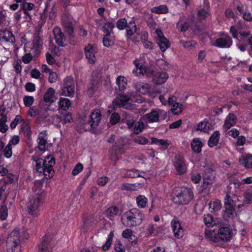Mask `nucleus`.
<instances>
[{
    "mask_svg": "<svg viewBox=\"0 0 252 252\" xmlns=\"http://www.w3.org/2000/svg\"><path fill=\"white\" fill-rule=\"evenodd\" d=\"M151 144H156L158 146H163L164 147V149H167L169 146L170 143L168 140L164 139H159L157 138L153 137L152 138Z\"/></svg>",
    "mask_w": 252,
    "mask_h": 252,
    "instance_id": "obj_46",
    "label": "nucleus"
},
{
    "mask_svg": "<svg viewBox=\"0 0 252 252\" xmlns=\"http://www.w3.org/2000/svg\"><path fill=\"white\" fill-rule=\"evenodd\" d=\"M8 216V208L5 204L0 206V219L1 220H6Z\"/></svg>",
    "mask_w": 252,
    "mask_h": 252,
    "instance_id": "obj_56",
    "label": "nucleus"
},
{
    "mask_svg": "<svg viewBox=\"0 0 252 252\" xmlns=\"http://www.w3.org/2000/svg\"><path fill=\"white\" fill-rule=\"evenodd\" d=\"M84 50L88 62L92 64L95 63L96 61L95 55L97 52L96 45L89 44L84 48Z\"/></svg>",
    "mask_w": 252,
    "mask_h": 252,
    "instance_id": "obj_12",
    "label": "nucleus"
},
{
    "mask_svg": "<svg viewBox=\"0 0 252 252\" xmlns=\"http://www.w3.org/2000/svg\"><path fill=\"white\" fill-rule=\"evenodd\" d=\"M119 213V208L116 206H112L106 209L105 215L110 220H113L114 218L118 215Z\"/></svg>",
    "mask_w": 252,
    "mask_h": 252,
    "instance_id": "obj_30",
    "label": "nucleus"
},
{
    "mask_svg": "<svg viewBox=\"0 0 252 252\" xmlns=\"http://www.w3.org/2000/svg\"><path fill=\"white\" fill-rule=\"evenodd\" d=\"M239 161L246 168H252V155H247Z\"/></svg>",
    "mask_w": 252,
    "mask_h": 252,
    "instance_id": "obj_45",
    "label": "nucleus"
},
{
    "mask_svg": "<svg viewBox=\"0 0 252 252\" xmlns=\"http://www.w3.org/2000/svg\"><path fill=\"white\" fill-rule=\"evenodd\" d=\"M221 204L220 200L211 201L209 204V209L211 213H216L220 210Z\"/></svg>",
    "mask_w": 252,
    "mask_h": 252,
    "instance_id": "obj_40",
    "label": "nucleus"
},
{
    "mask_svg": "<svg viewBox=\"0 0 252 252\" xmlns=\"http://www.w3.org/2000/svg\"><path fill=\"white\" fill-rule=\"evenodd\" d=\"M47 131L45 130L40 132L38 136L37 142L38 143V148L40 151H45L47 149Z\"/></svg>",
    "mask_w": 252,
    "mask_h": 252,
    "instance_id": "obj_23",
    "label": "nucleus"
},
{
    "mask_svg": "<svg viewBox=\"0 0 252 252\" xmlns=\"http://www.w3.org/2000/svg\"><path fill=\"white\" fill-rule=\"evenodd\" d=\"M116 83L118 86L119 90L120 92H123L126 89L127 79L123 76H119L116 79Z\"/></svg>",
    "mask_w": 252,
    "mask_h": 252,
    "instance_id": "obj_31",
    "label": "nucleus"
},
{
    "mask_svg": "<svg viewBox=\"0 0 252 252\" xmlns=\"http://www.w3.org/2000/svg\"><path fill=\"white\" fill-rule=\"evenodd\" d=\"M134 142L140 145H146L149 143V140L146 137L139 136L135 138Z\"/></svg>",
    "mask_w": 252,
    "mask_h": 252,
    "instance_id": "obj_64",
    "label": "nucleus"
},
{
    "mask_svg": "<svg viewBox=\"0 0 252 252\" xmlns=\"http://www.w3.org/2000/svg\"><path fill=\"white\" fill-rule=\"evenodd\" d=\"M203 183L202 184V189H207L209 185H211L215 181V176L211 170L205 171L202 175Z\"/></svg>",
    "mask_w": 252,
    "mask_h": 252,
    "instance_id": "obj_19",
    "label": "nucleus"
},
{
    "mask_svg": "<svg viewBox=\"0 0 252 252\" xmlns=\"http://www.w3.org/2000/svg\"><path fill=\"white\" fill-rule=\"evenodd\" d=\"M98 89L97 84L94 83H91L88 88L87 94L90 97H93L94 92L96 91Z\"/></svg>",
    "mask_w": 252,
    "mask_h": 252,
    "instance_id": "obj_59",
    "label": "nucleus"
},
{
    "mask_svg": "<svg viewBox=\"0 0 252 252\" xmlns=\"http://www.w3.org/2000/svg\"><path fill=\"white\" fill-rule=\"evenodd\" d=\"M12 147L8 144L4 147V149L1 151V153L5 158H9L11 157L12 155Z\"/></svg>",
    "mask_w": 252,
    "mask_h": 252,
    "instance_id": "obj_58",
    "label": "nucleus"
},
{
    "mask_svg": "<svg viewBox=\"0 0 252 252\" xmlns=\"http://www.w3.org/2000/svg\"><path fill=\"white\" fill-rule=\"evenodd\" d=\"M83 169V164L81 163H77L72 170V175L76 176L81 172Z\"/></svg>",
    "mask_w": 252,
    "mask_h": 252,
    "instance_id": "obj_63",
    "label": "nucleus"
},
{
    "mask_svg": "<svg viewBox=\"0 0 252 252\" xmlns=\"http://www.w3.org/2000/svg\"><path fill=\"white\" fill-rule=\"evenodd\" d=\"M63 26L65 32L69 36L70 43L72 45H74L76 42L74 40V27L71 19L68 17L64 19L63 21Z\"/></svg>",
    "mask_w": 252,
    "mask_h": 252,
    "instance_id": "obj_9",
    "label": "nucleus"
},
{
    "mask_svg": "<svg viewBox=\"0 0 252 252\" xmlns=\"http://www.w3.org/2000/svg\"><path fill=\"white\" fill-rule=\"evenodd\" d=\"M115 27V24L113 22H106L102 27V31L106 34L110 33V34H113V30Z\"/></svg>",
    "mask_w": 252,
    "mask_h": 252,
    "instance_id": "obj_51",
    "label": "nucleus"
},
{
    "mask_svg": "<svg viewBox=\"0 0 252 252\" xmlns=\"http://www.w3.org/2000/svg\"><path fill=\"white\" fill-rule=\"evenodd\" d=\"M127 23L126 33V39H131L134 33H136V34H139V32H137L139 29L136 26L134 19H132Z\"/></svg>",
    "mask_w": 252,
    "mask_h": 252,
    "instance_id": "obj_22",
    "label": "nucleus"
},
{
    "mask_svg": "<svg viewBox=\"0 0 252 252\" xmlns=\"http://www.w3.org/2000/svg\"><path fill=\"white\" fill-rule=\"evenodd\" d=\"M140 172L139 170L133 168L129 170H126V173H124L123 177L125 178H135L138 177H143V176L140 174ZM144 173V172H142Z\"/></svg>",
    "mask_w": 252,
    "mask_h": 252,
    "instance_id": "obj_34",
    "label": "nucleus"
},
{
    "mask_svg": "<svg viewBox=\"0 0 252 252\" xmlns=\"http://www.w3.org/2000/svg\"><path fill=\"white\" fill-rule=\"evenodd\" d=\"M144 127L145 124L143 122L139 121L136 122L132 130V131L134 133L138 134L142 131V130L144 128Z\"/></svg>",
    "mask_w": 252,
    "mask_h": 252,
    "instance_id": "obj_57",
    "label": "nucleus"
},
{
    "mask_svg": "<svg viewBox=\"0 0 252 252\" xmlns=\"http://www.w3.org/2000/svg\"><path fill=\"white\" fill-rule=\"evenodd\" d=\"M81 229L84 233L87 232L92 227L99 221L97 217L94 215H86L82 218Z\"/></svg>",
    "mask_w": 252,
    "mask_h": 252,
    "instance_id": "obj_8",
    "label": "nucleus"
},
{
    "mask_svg": "<svg viewBox=\"0 0 252 252\" xmlns=\"http://www.w3.org/2000/svg\"><path fill=\"white\" fill-rule=\"evenodd\" d=\"M151 74L153 83L157 85L164 83L168 78V74L164 71H152Z\"/></svg>",
    "mask_w": 252,
    "mask_h": 252,
    "instance_id": "obj_15",
    "label": "nucleus"
},
{
    "mask_svg": "<svg viewBox=\"0 0 252 252\" xmlns=\"http://www.w3.org/2000/svg\"><path fill=\"white\" fill-rule=\"evenodd\" d=\"M163 114L164 117L162 118L164 120L166 117V114L164 112L159 109H153L152 111L145 115L149 123L158 122L162 114Z\"/></svg>",
    "mask_w": 252,
    "mask_h": 252,
    "instance_id": "obj_17",
    "label": "nucleus"
},
{
    "mask_svg": "<svg viewBox=\"0 0 252 252\" xmlns=\"http://www.w3.org/2000/svg\"><path fill=\"white\" fill-rule=\"evenodd\" d=\"M237 121V116L233 113H229L225 118L224 124L223 125V128L227 130L232 126H235Z\"/></svg>",
    "mask_w": 252,
    "mask_h": 252,
    "instance_id": "obj_24",
    "label": "nucleus"
},
{
    "mask_svg": "<svg viewBox=\"0 0 252 252\" xmlns=\"http://www.w3.org/2000/svg\"><path fill=\"white\" fill-rule=\"evenodd\" d=\"M204 222L207 227H212L215 225L216 222L214 217L210 214H208L204 216Z\"/></svg>",
    "mask_w": 252,
    "mask_h": 252,
    "instance_id": "obj_49",
    "label": "nucleus"
},
{
    "mask_svg": "<svg viewBox=\"0 0 252 252\" xmlns=\"http://www.w3.org/2000/svg\"><path fill=\"white\" fill-rule=\"evenodd\" d=\"M0 39L6 42L14 43L15 41V37L12 32L7 30L0 31Z\"/></svg>",
    "mask_w": 252,
    "mask_h": 252,
    "instance_id": "obj_25",
    "label": "nucleus"
},
{
    "mask_svg": "<svg viewBox=\"0 0 252 252\" xmlns=\"http://www.w3.org/2000/svg\"><path fill=\"white\" fill-rule=\"evenodd\" d=\"M34 7V4L31 2H27L23 1L21 4V7L20 11L22 10L24 14L28 16H30V14L28 11H31Z\"/></svg>",
    "mask_w": 252,
    "mask_h": 252,
    "instance_id": "obj_38",
    "label": "nucleus"
},
{
    "mask_svg": "<svg viewBox=\"0 0 252 252\" xmlns=\"http://www.w3.org/2000/svg\"><path fill=\"white\" fill-rule=\"evenodd\" d=\"M220 133L218 130L213 132L208 140L207 144L209 147L213 148L218 145L220 140Z\"/></svg>",
    "mask_w": 252,
    "mask_h": 252,
    "instance_id": "obj_28",
    "label": "nucleus"
},
{
    "mask_svg": "<svg viewBox=\"0 0 252 252\" xmlns=\"http://www.w3.org/2000/svg\"><path fill=\"white\" fill-rule=\"evenodd\" d=\"M101 117L102 115L99 110H94L92 112L87 121L84 122V124L85 125H89L91 128H96L100 122Z\"/></svg>",
    "mask_w": 252,
    "mask_h": 252,
    "instance_id": "obj_10",
    "label": "nucleus"
},
{
    "mask_svg": "<svg viewBox=\"0 0 252 252\" xmlns=\"http://www.w3.org/2000/svg\"><path fill=\"white\" fill-rule=\"evenodd\" d=\"M24 104L25 107H30L34 101V98L32 96L26 95L23 98Z\"/></svg>",
    "mask_w": 252,
    "mask_h": 252,
    "instance_id": "obj_62",
    "label": "nucleus"
},
{
    "mask_svg": "<svg viewBox=\"0 0 252 252\" xmlns=\"http://www.w3.org/2000/svg\"><path fill=\"white\" fill-rule=\"evenodd\" d=\"M122 236L123 238H126L128 240V242L132 245L136 244V242H135V236L132 234V231L129 229L126 228L122 232Z\"/></svg>",
    "mask_w": 252,
    "mask_h": 252,
    "instance_id": "obj_35",
    "label": "nucleus"
},
{
    "mask_svg": "<svg viewBox=\"0 0 252 252\" xmlns=\"http://www.w3.org/2000/svg\"><path fill=\"white\" fill-rule=\"evenodd\" d=\"M172 165L177 175H183L187 171L188 163L182 154H175L172 159Z\"/></svg>",
    "mask_w": 252,
    "mask_h": 252,
    "instance_id": "obj_6",
    "label": "nucleus"
},
{
    "mask_svg": "<svg viewBox=\"0 0 252 252\" xmlns=\"http://www.w3.org/2000/svg\"><path fill=\"white\" fill-rule=\"evenodd\" d=\"M114 236V231H110L109 234L108 235L107 238L105 243L101 247L102 250L107 251L110 249L113 242Z\"/></svg>",
    "mask_w": 252,
    "mask_h": 252,
    "instance_id": "obj_41",
    "label": "nucleus"
},
{
    "mask_svg": "<svg viewBox=\"0 0 252 252\" xmlns=\"http://www.w3.org/2000/svg\"><path fill=\"white\" fill-rule=\"evenodd\" d=\"M43 162L46 167H53V166L55 164V158L52 155H48L45 157Z\"/></svg>",
    "mask_w": 252,
    "mask_h": 252,
    "instance_id": "obj_50",
    "label": "nucleus"
},
{
    "mask_svg": "<svg viewBox=\"0 0 252 252\" xmlns=\"http://www.w3.org/2000/svg\"><path fill=\"white\" fill-rule=\"evenodd\" d=\"M55 90L53 88H48L44 95V101L47 103L52 102L51 100L55 94Z\"/></svg>",
    "mask_w": 252,
    "mask_h": 252,
    "instance_id": "obj_47",
    "label": "nucleus"
},
{
    "mask_svg": "<svg viewBox=\"0 0 252 252\" xmlns=\"http://www.w3.org/2000/svg\"><path fill=\"white\" fill-rule=\"evenodd\" d=\"M211 15L210 10H207L206 9L200 8L197 11V16L200 21L205 20L206 18Z\"/></svg>",
    "mask_w": 252,
    "mask_h": 252,
    "instance_id": "obj_42",
    "label": "nucleus"
},
{
    "mask_svg": "<svg viewBox=\"0 0 252 252\" xmlns=\"http://www.w3.org/2000/svg\"><path fill=\"white\" fill-rule=\"evenodd\" d=\"M137 206L139 208H144L148 204V198L143 195H138L136 197Z\"/></svg>",
    "mask_w": 252,
    "mask_h": 252,
    "instance_id": "obj_37",
    "label": "nucleus"
},
{
    "mask_svg": "<svg viewBox=\"0 0 252 252\" xmlns=\"http://www.w3.org/2000/svg\"><path fill=\"white\" fill-rule=\"evenodd\" d=\"M202 142L199 138H194L191 143V148L195 153H200L202 151Z\"/></svg>",
    "mask_w": 252,
    "mask_h": 252,
    "instance_id": "obj_32",
    "label": "nucleus"
},
{
    "mask_svg": "<svg viewBox=\"0 0 252 252\" xmlns=\"http://www.w3.org/2000/svg\"><path fill=\"white\" fill-rule=\"evenodd\" d=\"M53 243L50 236L46 234L42 238V240L39 245L38 252H52Z\"/></svg>",
    "mask_w": 252,
    "mask_h": 252,
    "instance_id": "obj_13",
    "label": "nucleus"
},
{
    "mask_svg": "<svg viewBox=\"0 0 252 252\" xmlns=\"http://www.w3.org/2000/svg\"><path fill=\"white\" fill-rule=\"evenodd\" d=\"M75 83L74 78L71 76H67L63 80V83L62 87L61 95L65 96L72 97L74 94Z\"/></svg>",
    "mask_w": 252,
    "mask_h": 252,
    "instance_id": "obj_7",
    "label": "nucleus"
},
{
    "mask_svg": "<svg viewBox=\"0 0 252 252\" xmlns=\"http://www.w3.org/2000/svg\"><path fill=\"white\" fill-rule=\"evenodd\" d=\"M151 11L152 13L157 14H165L168 13L169 9L167 5L161 4L153 7L151 9Z\"/></svg>",
    "mask_w": 252,
    "mask_h": 252,
    "instance_id": "obj_33",
    "label": "nucleus"
},
{
    "mask_svg": "<svg viewBox=\"0 0 252 252\" xmlns=\"http://www.w3.org/2000/svg\"><path fill=\"white\" fill-rule=\"evenodd\" d=\"M174 236L177 239L181 238L184 235V229L179 221L173 220L171 222Z\"/></svg>",
    "mask_w": 252,
    "mask_h": 252,
    "instance_id": "obj_20",
    "label": "nucleus"
},
{
    "mask_svg": "<svg viewBox=\"0 0 252 252\" xmlns=\"http://www.w3.org/2000/svg\"><path fill=\"white\" fill-rule=\"evenodd\" d=\"M144 218L141 211L132 208L126 211L121 216L122 224L127 227L136 226L140 224Z\"/></svg>",
    "mask_w": 252,
    "mask_h": 252,
    "instance_id": "obj_2",
    "label": "nucleus"
},
{
    "mask_svg": "<svg viewBox=\"0 0 252 252\" xmlns=\"http://www.w3.org/2000/svg\"><path fill=\"white\" fill-rule=\"evenodd\" d=\"M30 108L27 112L28 115L31 117H35L38 116L39 119L42 120L45 119L48 116V110L47 108L45 109L43 113H41L40 109L37 108L36 106H30Z\"/></svg>",
    "mask_w": 252,
    "mask_h": 252,
    "instance_id": "obj_18",
    "label": "nucleus"
},
{
    "mask_svg": "<svg viewBox=\"0 0 252 252\" xmlns=\"http://www.w3.org/2000/svg\"><path fill=\"white\" fill-rule=\"evenodd\" d=\"M172 107V112L175 115H179L183 111V105L180 103H176Z\"/></svg>",
    "mask_w": 252,
    "mask_h": 252,
    "instance_id": "obj_60",
    "label": "nucleus"
},
{
    "mask_svg": "<svg viewBox=\"0 0 252 252\" xmlns=\"http://www.w3.org/2000/svg\"><path fill=\"white\" fill-rule=\"evenodd\" d=\"M21 123L22 124L20 126V132L23 134V136L26 138V142L28 144H29L32 141V132L31 125L27 119H22Z\"/></svg>",
    "mask_w": 252,
    "mask_h": 252,
    "instance_id": "obj_11",
    "label": "nucleus"
},
{
    "mask_svg": "<svg viewBox=\"0 0 252 252\" xmlns=\"http://www.w3.org/2000/svg\"><path fill=\"white\" fill-rule=\"evenodd\" d=\"M173 202L177 205H187L193 199L194 194L189 187H175L173 190Z\"/></svg>",
    "mask_w": 252,
    "mask_h": 252,
    "instance_id": "obj_3",
    "label": "nucleus"
},
{
    "mask_svg": "<svg viewBox=\"0 0 252 252\" xmlns=\"http://www.w3.org/2000/svg\"><path fill=\"white\" fill-rule=\"evenodd\" d=\"M189 24L188 22L180 20L176 24V28L180 32H185L188 30Z\"/></svg>",
    "mask_w": 252,
    "mask_h": 252,
    "instance_id": "obj_43",
    "label": "nucleus"
},
{
    "mask_svg": "<svg viewBox=\"0 0 252 252\" xmlns=\"http://www.w3.org/2000/svg\"><path fill=\"white\" fill-rule=\"evenodd\" d=\"M120 116L116 112L113 113L110 118V123L112 125H115L120 121Z\"/></svg>",
    "mask_w": 252,
    "mask_h": 252,
    "instance_id": "obj_61",
    "label": "nucleus"
},
{
    "mask_svg": "<svg viewBox=\"0 0 252 252\" xmlns=\"http://www.w3.org/2000/svg\"><path fill=\"white\" fill-rule=\"evenodd\" d=\"M53 33L56 44L59 46H65L64 42L66 40V36L61 29L57 26L54 27L53 30Z\"/></svg>",
    "mask_w": 252,
    "mask_h": 252,
    "instance_id": "obj_14",
    "label": "nucleus"
},
{
    "mask_svg": "<svg viewBox=\"0 0 252 252\" xmlns=\"http://www.w3.org/2000/svg\"><path fill=\"white\" fill-rule=\"evenodd\" d=\"M209 129V122L207 119H204L203 121L199 122L196 127L197 131H203V132H207Z\"/></svg>",
    "mask_w": 252,
    "mask_h": 252,
    "instance_id": "obj_44",
    "label": "nucleus"
},
{
    "mask_svg": "<svg viewBox=\"0 0 252 252\" xmlns=\"http://www.w3.org/2000/svg\"><path fill=\"white\" fill-rule=\"evenodd\" d=\"M33 50H35L37 54L40 53V48L42 45V40L39 35H37L33 38Z\"/></svg>",
    "mask_w": 252,
    "mask_h": 252,
    "instance_id": "obj_36",
    "label": "nucleus"
},
{
    "mask_svg": "<svg viewBox=\"0 0 252 252\" xmlns=\"http://www.w3.org/2000/svg\"><path fill=\"white\" fill-rule=\"evenodd\" d=\"M21 240L19 232L12 231L6 241L7 252H21Z\"/></svg>",
    "mask_w": 252,
    "mask_h": 252,
    "instance_id": "obj_5",
    "label": "nucleus"
},
{
    "mask_svg": "<svg viewBox=\"0 0 252 252\" xmlns=\"http://www.w3.org/2000/svg\"><path fill=\"white\" fill-rule=\"evenodd\" d=\"M157 42L160 50L163 52L166 51L170 46V41L163 35L159 37Z\"/></svg>",
    "mask_w": 252,
    "mask_h": 252,
    "instance_id": "obj_29",
    "label": "nucleus"
},
{
    "mask_svg": "<svg viewBox=\"0 0 252 252\" xmlns=\"http://www.w3.org/2000/svg\"><path fill=\"white\" fill-rule=\"evenodd\" d=\"M190 178L194 184H198L201 179V174L199 172L193 171L190 174Z\"/></svg>",
    "mask_w": 252,
    "mask_h": 252,
    "instance_id": "obj_55",
    "label": "nucleus"
},
{
    "mask_svg": "<svg viewBox=\"0 0 252 252\" xmlns=\"http://www.w3.org/2000/svg\"><path fill=\"white\" fill-rule=\"evenodd\" d=\"M140 184L124 183L122 185L121 189L123 190L135 191L138 189Z\"/></svg>",
    "mask_w": 252,
    "mask_h": 252,
    "instance_id": "obj_53",
    "label": "nucleus"
},
{
    "mask_svg": "<svg viewBox=\"0 0 252 252\" xmlns=\"http://www.w3.org/2000/svg\"><path fill=\"white\" fill-rule=\"evenodd\" d=\"M206 235L210 237L211 240L215 243L218 242L220 240L228 242L232 238V232L229 226L223 224L220 227L217 235L212 231L206 232Z\"/></svg>",
    "mask_w": 252,
    "mask_h": 252,
    "instance_id": "obj_4",
    "label": "nucleus"
},
{
    "mask_svg": "<svg viewBox=\"0 0 252 252\" xmlns=\"http://www.w3.org/2000/svg\"><path fill=\"white\" fill-rule=\"evenodd\" d=\"M129 100V97L124 93L117 94L116 98L113 101V104L115 107L124 108Z\"/></svg>",
    "mask_w": 252,
    "mask_h": 252,
    "instance_id": "obj_16",
    "label": "nucleus"
},
{
    "mask_svg": "<svg viewBox=\"0 0 252 252\" xmlns=\"http://www.w3.org/2000/svg\"><path fill=\"white\" fill-rule=\"evenodd\" d=\"M127 22L125 18H122L119 19L116 22V27L119 30H124L127 29Z\"/></svg>",
    "mask_w": 252,
    "mask_h": 252,
    "instance_id": "obj_54",
    "label": "nucleus"
},
{
    "mask_svg": "<svg viewBox=\"0 0 252 252\" xmlns=\"http://www.w3.org/2000/svg\"><path fill=\"white\" fill-rule=\"evenodd\" d=\"M42 172L46 179H51L54 175L55 171L53 167H46V165L44 166Z\"/></svg>",
    "mask_w": 252,
    "mask_h": 252,
    "instance_id": "obj_48",
    "label": "nucleus"
},
{
    "mask_svg": "<svg viewBox=\"0 0 252 252\" xmlns=\"http://www.w3.org/2000/svg\"><path fill=\"white\" fill-rule=\"evenodd\" d=\"M46 192L39 189L29 200L27 205L29 214L33 217H37L42 209Z\"/></svg>",
    "mask_w": 252,
    "mask_h": 252,
    "instance_id": "obj_1",
    "label": "nucleus"
},
{
    "mask_svg": "<svg viewBox=\"0 0 252 252\" xmlns=\"http://www.w3.org/2000/svg\"><path fill=\"white\" fill-rule=\"evenodd\" d=\"M60 116L59 117L60 122L64 125L70 123L72 121V114L68 111H60Z\"/></svg>",
    "mask_w": 252,
    "mask_h": 252,
    "instance_id": "obj_27",
    "label": "nucleus"
},
{
    "mask_svg": "<svg viewBox=\"0 0 252 252\" xmlns=\"http://www.w3.org/2000/svg\"><path fill=\"white\" fill-rule=\"evenodd\" d=\"M114 40L113 34L108 33L105 34L103 37V44L105 47H110L114 44Z\"/></svg>",
    "mask_w": 252,
    "mask_h": 252,
    "instance_id": "obj_39",
    "label": "nucleus"
},
{
    "mask_svg": "<svg viewBox=\"0 0 252 252\" xmlns=\"http://www.w3.org/2000/svg\"><path fill=\"white\" fill-rule=\"evenodd\" d=\"M232 44L231 38L228 35L224 37H220L216 39L215 42V46L221 48H229Z\"/></svg>",
    "mask_w": 252,
    "mask_h": 252,
    "instance_id": "obj_21",
    "label": "nucleus"
},
{
    "mask_svg": "<svg viewBox=\"0 0 252 252\" xmlns=\"http://www.w3.org/2000/svg\"><path fill=\"white\" fill-rule=\"evenodd\" d=\"M114 252H126L125 246L122 243L121 240L117 239L114 244Z\"/></svg>",
    "mask_w": 252,
    "mask_h": 252,
    "instance_id": "obj_52",
    "label": "nucleus"
},
{
    "mask_svg": "<svg viewBox=\"0 0 252 252\" xmlns=\"http://www.w3.org/2000/svg\"><path fill=\"white\" fill-rule=\"evenodd\" d=\"M60 111H67L71 106V102L67 98L61 97L58 102Z\"/></svg>",
    "mask_w": 252,
    "mask_h": 252,
    "instance_id": "obj_26",
    "label": "nucleus"
}]
</instances>
